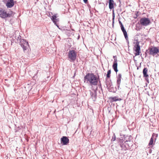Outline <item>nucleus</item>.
I'll list each match as a JSON object with an SVG mask.
<instances>
[{"label": "nucleus", "mask_w": 159, "mask_h": 159, "mask_svg": "<svg viewBox=\"0 0 159 159\" xmlns=\"http://www.w3.org/2000/svg\"><path fill=\"white\" fill-rule=\"evenodd\" d=\"M69 60L70 61L74 62L76 59V54L75 52L73 50H70L68 55Z\"/></svg>", "instance_id": "nucleus-3"}, {"label": "nucleus", "mask_w": 159, "mask_h": 159, "mask_svg": "<svg viewBox=\"0 0 159 159\" xmlns=\"http://www.w3.org/2000/svg\"><path fill=\"white\" fill-rule=\"evenodd\" d=\"M83 1L85 3H86L88 2V0H83Z\"/></svg>", "instance_id": "nucleus-28"}, {"label": "nucleus", "mask_w": 159, "mask_h": 159, "mask_svg": "<svg viewBox=\"0 0 159 159\" xmlns=\"http://www.w3.org/2000/svg\"><path fill=\"white\" fill-rule=\"evenodd\" d=\"M121 30L123 32L126 31L125 29V28L123 25H121V26H120Z\"/></svg>", "instance_id": "nucleus-23"}, {"label": "nucleus", "mask_w": 159, "mask_h": 159, "mask_svg": "<svg viewBox=\"0 0 159 159\" xmlns=\"http://www.w3.org/2000/svg\"><path fill=\"white\" fill-rule=\"evenodd\" d=\"M123 32V34H124V35L125 37V38L126 40L127 41L128 40V36H127V33L126 31H124Z\"/></svg>", "instance_id": "nucleus-20"}, {"label": "nucleus", "mask_w": 159, "mask_h": 159, "mask_svg": "<svg viewBox=\"0 0 159 159\" xmlns=\"http://www.w3.org/2000/svg\"><path fill=\"white\" fill-rule=\"evenodd\" d=\"M115 14L114 13V10H113V13H112V20H113V23H114V21L115 19Z\"/></svg>", "instance_id": "nucleus-22"}, {"label": "nucleus", "mask_w": 159, "mask_h": 159, "mask_svg": "<svg viewBox=\"0 0 159 159\" xmlns=\"http://www.w3.org/2000/svg\"><path fill=\"white\" fill-rule=\"evenodd\" d=\"M129 146V144L125 143V144H121L120 147L122 148V150H126L128 148Z\"/></svg>", "instance_id": "nucleus-15"}, {"label": "nucleus", "mask_w": 159, "mask_h": 159, "mask_svg": "<svg viewBox=\"0 0 159 159\" xmlns=\"http://www.w3.org/2000/svg\"><path fill=\"white\" fill-rule=\"evenodd\" d=\"M148 71L147 69L146 68H144L143 70V76L145 77V79L148 83H149V80L148 78V75L147 74Z\"/></svg>", "instance_id": "nucleus-9"}, {"label": "nucleus", "mask_w": 159, "mask_h": 159, "mask_svg": "<svg viewBox=\"0 0 159 159\" xmlns=\"http://www.w3.org/2000/svg\"><path fill=\"white\" fill-rule=\"evenodd\" d=\"M51 19L54 24H56V22L58 21V19H57V17L56 15H53L51 17Z\"/></svg>", "instance_id": "nucleus-17"}, {"label": "nucleus", "mask_w": 159, "mask_h": 159, "mask_svg": "<svg viewBox=\"0 0 159 159\" xmlns=\"http://www.w3.org/2000/svg\"><path fill=\"white\" fill-rule=\"evenodd\" d=\"M120 82H121V81H119L117 80V87H118V88H119L120 85Z\"/></svg>", "instance_id": "nucleus-24"}, {"label": "nucleus", "mask_w": 159, "mask_h": 159, "mask_svg": "<svg viewBox=\"0 0 159 159\" xmlns=\"http://www.w3.org/2000/svg\"><path fill=\"white\" fill-rule=\"evenodd\" d=\"M139 13H138V12L137 13L136 15V16H139Z\"/></svg>", "instance_id": "nucleus-31"}, {"label": "nucleus", "mask_w": 159, "mask_h": 159, "mask_svg": "<svg viewBox=\"0 0 159 159\" xmlns=\"http://www.w3.org/2000/svg\"><path fill=\"white\" fill-rule=\"evenodd\" d=\"M112 67L116 72L118 71L117 69V62L116 59H114L113 63L112 65Z\"/></svg>", "instance_id": "nucleus-14"}, {"label": "nucleus", "mask_w": 159, "mask_h": 159, "mask_svg": "<svg viewBox=\"0 0 159 159\" xmlns=\"http://www.w3.org/2000/svg\"><path fill=\"white\" fill-rule=\"evenodd\" d=\"M111 73V70H108L107 71V78H109L110 77Z\"/></svg>", "instance_id": "nucleus-21"}, {"label": "nucleus", "mask_w": 159, "mask_h": 159, "mask_svg": "<svg viewBox=\"0 0 159 159\" xmlns=\"http://www.w3.org/2000/svg\"><path fill=\"white\" fill-rule=\"evenodd\" d=\"M99 83H100V85L101 86V84L100 83V81H99Z\"/></svg>", "instance_id": "nucleus-32"}, {"label": "nucleus", "mask_w": 159, "mask_h": 159, "mask_svg": "<svg viewBox=\"0 0 159 159\" xmlns=\"http://www.w3.org/2000/svg\"><path fill=\"white\" fill-rule=\"evenodd\" d=\"M55 25H56L57 27L59 28V26L57 24V22H56V24H55Z\"/></svg>", "instance_id": "nucleus-30"}, {"label": "nucleus", "mask_w": 159, "mask_h": 159, "mask_svg": "<svg viewBox=\"0 0 159 159\" xmlns=\"http://www.w3.org/2000/svg\"><path fill=\"white\" fill-rule=\"evenodd\" d=\"M149 54L154 56L159 52V50L157 48L155 47H152L148 49Z\"/></svg>", "instance_id": "nucleus-4"}, {"label": "nucleus", "mask_w": 159, "mask_h": 159, "mask_svg": "<svg viewBox=\"0 0 159 159\" xmlns=\"http://www.w3.org/2000/svg\"><path fill=\"white\" fill-rule=\"evenodd\" d=\"M10 16V14L7 13L5 10L3 9L0 10V17L1 18H5Z\"/></svg>", "instance_id": "nucleus-6"}, {"label": "nucleus", "mask_w": 159, "mask_h": 159, "mask_svg": "<svg viewBox=\"0 0 159 159\" xmlns=\"http://www.w3.org/2000/svg\"><path fill=\"white\" fill-rule=\"evenodd\" d=\"M140 65H141V64L140 63Z\"/></svg>", "instance_id": "nucleus-33"}, {"label": "nucleus", "mask_w": 159, "mask_h": 159, "mask_svg": "<svg viewBox=\"0 0 159 159\" xmlns=\"http://www.w3.org/2000/svg\"><path fill=\"white\" fill-rule=\"evenodd\" d=\"M130 137L127 136L125 137L124 139H120L119 140V143L120 146L121 144H123L125 143L126 142H131Z\"/></svg>", "instance_id": "nucleus-8"}, {"label": "nucleus", "mask_w": 159, "mask_h": 159, "mask_svg": "<svg viewBox=\"0 0 159 159\" xmlns=\"http://www.w3.org/2000/svg\"><path fill=\"white\" fill-rule=\"evenodd\" d=\"M117 80L121 81L122 78V75L121 74H118V76H117Z\"/></svg>", "instance_id": "nucleus-19"}, {"label": "nucleus", "mask_w": 159, "mask_h": 159, "mask_svg": "<svg viewBox=\"0 0 159 159\" xmlns=\"http://www.w3.org/2000/svg\"><path fill=\"white\" fill-rule=\"evenodd\" d=\"M133 46H134V50L136 52L135 53V56L134 57V60L135 62V65L137 67V69H139V66H138L137 60H135V57L139 55V37L138 35H136L133 41Z\"/></svg>", "instance_id": "nucleus-2"}, {"label": "nucleus", "mask_w": 159, "mask_h": 159, "mask_svg": "<svg viewBox=\"0 0 159 159\" xmlns=\"http://www.w3.org/2000/svg\"><path fill=\"white\" fill-rule=\"evenodd\" d=\"M140 23L142 25L146 26L149 24L150 20L148 18H143L141 19Z\"/></svg>", "instance_id": "nucleus-7"}, {"label": "nucleus", "mask_w": 159, "mask_h": 159, "mask_svg": "<svg viewBox=\"0 0 159 159\" xmlns=\"http://www.w3.org/2000/svg\"><path fill=\"white\" fill-rule=\"evenodd\" d=\"M119 23L120 25V26H121V25H123L122 23L120 21H119Z\"/></svg>", "instance_id": "nucleus-29"}, {"label": "nucleus", "mask_w": 159, "mask_h": 159, "mask_svg": "<svg viewBox=\"0 0 159 159\" xmlns=\"http://www.w3.org/2000/svg\"><path fill=\"white\" fill-rule=\"evenodd\" d=\"M90 95L93 101H95L97 98L96 90V89L94 90L93 92L90 91Z\"/></svg>", "instance_id": "nucleus-11"}, {"label": "nucleus", "mask_w": 159, "mask_h": 159, "mask_svg": "<svg viewBox=\"0 0 159 159\" xmlns=\"http://www.w3.org/2000/svg\"><path fill=\"white\" fill-rule=\"evenodd\" d=\"M20 45L21 46L24 52H25L27 50L29 47L28 42H26V40L24 39L21 40Z\"/></svg>", "instance_id": "nucleus-5"}, {"label": "nucleus", "mask_w": 159, "mask_h": 159, "mask_svg": "<svg viewBox=\"0 0 159 159\" xmlns=\"http://www.w3.org/2000/svg\"><path fill=\"white\" fill-rule=\"evenodd\" d=\"M14 5L13 0H8L6 3V6L8 8H11L13 7Z\"/></svg>", "instance_id": "nucleus-13"}, {"label": "nucleus", "mask_w": 159, "mask_h": 159, "mask_svg": "<svg viewBox=\"0 0 159 159\" xmlns=\"http://www.w3.org/2000/svg\"><path fill=\"white\" fill-rule=\"evenodd\" d=\"M157 136V134L153 133L152 136V137L151 138L148 144V145L149 146L152 145L153 144V140L155 139V140L156 139V138Z\"/></svg>", "instance_id": "nucleus-12"}, {"label": "nucleus", "mask_w": 159, "mask_h": 159, "mask_svg": "<svg viewBox=\"0 0 159 159\" xmlns=\"http://www.w3.org/2000/svg\"><path fill=\"white\" fill-rule=\"evenodd\" d=\"M116 139V136L115 134H114V136L113 137L112 139H111L112 141H114Z\"/></svg>", "instance_id": "nucleus-26"}, {"label": "nucleus", "mask_w": 159, "mask_h": 159, "mask_svg": "<svg viewBox=\"0 0 159 159\" xmlns=\"http://www.w3.org/2000/svg\"><path fill=\"white\" fill-rule=\"evenodd\" d=\"M111 100L112 101L116 102L117 101L121 100V99L120 98H118L116 97H112L111 98Z\"/></svg>", "instance_id": "nucleus-18"}, {"label": "nucleus", "mask_w": 159, "mask_h": 159, "mask_svg": "<svg viewBox=\"0 0 159 159\" xmlns=\"http://www.w3.org/2000/svg\"><path fill=\"white\" fill-rule=\"evenodd\" d=\"M84 82L89 83L90 85H96L98 83L99 78L93 73H88L84 77Z\"/></svg>", "instance_id": "nucleus-1"}, {"label": "nucleus", "mask_w": 159, "mask_h": 159, "mask_svg": "<svg viewBox=\"0 0 159 159\" xmlns=\"http://www.w3.org/2000/svg\"><path fill=\"white\" fill-rule=\"evenodd\" d=\"M51 15H52V12H51V13H49V14L48 15V16L50 17H51L52 16H51Z\"/></svg>", "instance_id": "nucleus-27"}, {"label": "nucleus", "mask_w": 159, "mask_h": 159, "mask_svg": "<svg viewBox=\"0 0 159 159\" xmlns=\"http://www.w3.org/2000/svg\"><path fill=\"white\" fill-rule=\"evenodd\" d=\"M61 142L63 145H67L69 143V139L67 137L63 136L61 138Z\"/></svg>", "instance_id": "nucleus-10"}, {"label": "nucleus", "mask_w": 159, "mask_h": 159, "mask_svg": "<svg viewBox=\"0 0 159 159\" xmlns=\"http://www.w3.org/2000/svg\"><path fill=\"white\" fill-rule=\"evenodd\" d=\"M114 1L113 0H109V8L111 10L114 8Z\"/></svg>", "instance_id": "nucleus-16"}, {"label": "nucleus", "mask_w": 159, "mask_h": 159, "mask_svg": "<svg viewBox=\"0 0 159 159\" xmlns=\"http://www.w3.org/2000/svg\"><path fill=\"white\" fill-rule=\"evenodd\" d=\"M139 21H138L137 23L136 24V29L137 30H139Z\"/></svg>", "instance_id": "nucleus-25"}]
</instances>
